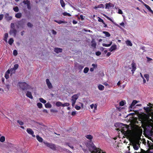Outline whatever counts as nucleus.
I'll return each instance as SVG.
<instances>
[{
	"label": "nucleus",
	"instance_id": "obj_1",
	"mask_svg": "<svg viewBox=\"0 0 153 153\" xmlns=\"http://www.w3.org/2000/svg\"><path fill=\"white\" fill-rule=\"evenodd\" d=\"M19 85L22 90L24 91L29 88V86L26 83L23 82H20L18 83Z\"/></svg>",
	"mask_w": 153,
	"mask_h": 153
},
{
	"label": "nucleus",
	"instance_id": "obj_2",
	"mask_svg": "<svg viewBox=\"0 0 153 153\" xmlns=\"http://www.w3.org/2000/svg\"><path fill=\"white\" fill-rule=\"evenodd\" d=\"M45 145L47 147H49L52 149L55 150H56V147L54 144L48 143H45Z\"/></svg>",
	"mask_w": 153,
	"mask_h": 153
},
{
	"label": "nucleus",
	"instance_id": "obj_3",
	"mask_svg": "<svg viewBox=\"0 0 153 153\" xmlns=\"http://www.w3.org/2000/svg\"><path fill=\"white\" fill-rule=\"evenodd\" d=\"M89 151L91 153H96V146L94 144L91 145L89 148Z\"/></svg>",
	"mask_w": 153,
	"mask_h": 153
},
{
	"label": "nucleus",
	"instance_id": "obj_4",
	"mask_svg": "<svg viewBox=\"0 0 153 153\" xmlns=\"http://www.w3.org/2000/svg\"><path fill=\"white\" fill-rule=\"evenodd\" d=\"M114 6V5L110 2L108 3H106L105 4V7L106 9H109L110 8H113Z\"/></svg>",
	"mask_w": 153,
	"mask_h": 153
},
{
	"label": "nucleus",
	"instance_id": "obj_5",
	"mask_svg": "<svg viewBox=\"0 0 153 153\" xmlns=\"http://www.w3.org/2000/svg\"><path fill=\"white\" fill-rule=\"evenodd\" d=\"M23 3L25 4H27V8L29 10H30L31 8L30 6V1L28 0L26 1L24 0L23 1Z\"/></svg>",
	"mask_w": 153,
	"mask_h": 153
},
{
	"label": "nucleus",
	"instance_id": "obj_6",
	"mask_svg": "<svg viewBox=\"0 0 153 153\" xmlns=\"http://www.w3.org/2000/svg\"><path fill=\"white\" fill-rule=\"evenodd\" d=\"M17 33V31L15 28L10 29L9 33L10 35H13L14 36H16Z\"/></svg>",
	"mask_w": 153,
	"mask_h": 153
},
{
	"label": "nucleus",
	"instance_id": "obj_7",
	"mask_svg": "<svg viewBox=\"0 0 153 153\" xmlns=\"http://www.w3.org/2000/svg\"><path fill=\"white\" fill-rule=\"evenodd\" d=\"M46 81L48 88L49 89L52 88H53V86L50 82L49 79H47L46 80Z\"/></svg>",
	"mask_w": 153,
	"mask_h": 153
},
{
	"label": "nucleus",
	"instance_id": "obj_8",
	"mask_svg": "<svg viewBox=\"0 0 153 153\" xmlns=\"http://www.w3.org/2000/svg\"><path fill=\"white\" fill-rule=\"evenodd\" d=\"M27 132L32 135L33 137H35V135L34 134V132L30 128H27Z\"/></svg>",
	"mask_w": 153,
	"mask_h": 153
},
{
	"label": "nucleus",
	"instance_id": "obj_9",
	"mask_svg": "<svg viewBox=\"0 0 153 153\" xmlns=\"http://www.w3.org/2000/svg\"><path fill=\"white\" fill-rule=\"evenodd\" d=\"M25 23V20H22L19 21L18 22V24L19 27H23Z\"/></svg>",
	"mask_w": 153,
	"mask_h": 153
},
{
	"label": "nucleus",
	"instance_id": "obj_10",
	"mask_svg": "<svg viewBox=\"0 0 153 153\" xmlns=\"http://www.w3.org/2000/svg\"><path fill=\"white\" fill-rule=\"evenodd\" d=\"M142 4L145 7L149 10V11L153 14V11L151 9L150 7L148 5L145 4L144 2Z\"/></svg>",
	"mask_w": 153,
	"mask_h": 153
},
{
	"label": "nucleus",
	"instance_id": "obj_11",
	"mask_svg": "<svg viewBox=\"0 0 153 153\" xmlns=\"http://www.w3.org/2000/svg\"><path fill=\"white\" fill-rule=\"evenodd\" d=\"M78 96L77 94H74L72 97L71 101L76 102V100L78 99Z\"/></svg>",
	"mask_w": 153,
	"mask_h": 153
},
{
	"label": "nucleus",
	"instance_id": "obj_12",
	"mask_svg": "<svg viewBox=\"0 0 153 153\" xmlns=\"http://www.w3.org/2000/svg\"><path fill=\"white\" fill-rule=\"evenodd\" d=\"M131 66L132 68L131 71L132 72V74H133L136 69L135 63L133 62L131 64Z\"/></svg>",
	"mask_w": 153,
	"mask_h": 153
},
{
	"label": "nucleus",
	"instance_id": "obj_13",
	"mask_svg": "<svg viewBox=\"0 0 153 153\" xmlns=\"http://www.w3.org/2000/svg\"><path fill=\"white\" fill-rule=\"evenodd\" d=\"M98 21L99 22H102L103 24V27H107V25L105 23L102 19L99 17H98Z\"/></svg>",
	"mask_w": 153,
	"mask_h": 153
},
{
	"label": "nucleus",
	"instance_id": "obj_14",
	"mask_svg": "<svg viewBox=\"0 0 153 153\" xmlns=\"http://www.w3.org/2000/svg\"><path fill=\"white\" fill-rule=\"evenodd\" d=\"M133 146L134 149L135 150H137L139 149V144L138 143H133Z\"/></svg>",
	"mask_w": 153,
	"mask_h": 153
},
{
	"label": "nucleus",
	"instance_id": "obj_15",
	"mask_svg": "<svg viewBox=\"0 0 153 153\" xmlns=\"http://www.w3.org/2000/svg\"><path fill=\"white\" fill-rule=\"evenodd\" d=\"M26 96L31 99H33V97L31 93L30 92L27 91L26 94Z\"/></svg>",
	"mask_w": 153,
	"mask_h": 153
},
{
	"label": "nucleus",
	"instance_id": "obj_16",
	"mask_svg": "<svg viewBox=\"0 0 153 153\" xmlns=\"http://www.w3.org/2000/svg\"><path fill=\"white\" fill-rule=\"evenodd\" d=\"M54 51L57 53H61L62 52V50L60 48H55L54 50Z\"/></svg>",
	"mask_w": 153,
	"mask_h": 153
},
{
	"label": "nucleus",
	"instance_id": "obj_17",
	"mask_svg": "<svg viewBox=\"0 0 153 153\" xmlns=\"http://www.w3.org/2000/svg\"><path fill=\"white\" fill-rule=\"evenodd\" d=\"M137 102L138 101H137L136 100H134L131 103V104L129 108H133V107L134 106V105L136 104Z\"/></svg>",
	"mask_w": 153,
	"mask_h": 153
},
{
	"label": "nucleus",
	"instance_id": "obj_18",
	"mask_svg": "<svg viewBox=\"0 0 153 153\" xmlns=\"http://www.w3.org/2000/svg\"><path fill=\"white\" fill-rule=\"evenodd\" d=\"M117 48L116 45H113L109 49V51L111 52H112L113 51L115 50Z\"/></svg>",
	"mask_w": 153,
	"mask_h": 153
},
{
	"label": "nucleus",
	"instance_id": "obj_19",
	"mask_svg": "<svg viewBox=\"0 0 153 153\" xmlns=\"http://www.w3.org/2000/svg\"><path fill=\"white\" fill-rule=\"evenodd\" d=\"M96 153H106V152L103 151L100 149L96 147Z\"/></svg>",
	"mask_w": 153,
	"mask_h": 153
},
{
	"label": "nucleus",
	"instance_id": "obj_20",
	"mask_svg": "<svg viewBox=\"0 0 153 153\" xmlns=\"http://www.w3.org/2000/svg\"><path fill=\"white\" fill-rule=\"evenodd\" d=\"M98 89L100 91H103L104 89V87L103 85L100 84L98 86Z\"/></svg>",
	"mask_w": 153,
	"mask_h": 153
},
{
	"label": "nucleus",
	"instance_id": "obj_21",
	"mask_svg": "<svg viewBox=\"0 0 153 153\" xmlns=\"http://www.w3.org/2000/svg\"><path fill=\"white\" fill-rule=\"evenodd\" d=\"M8 36V34L7 33H5L4 35V40L6 42H7V38Z\"/></svg>",
	"mask_w": 153,
	"mask_h": 153
},
{
	"label": "nucleus",
	"instance_id": "obj_22",
	"mask_svg": "<svg viewBox=\"0 0 153 153\" xmlns=\"http://www.w3.org/2000/svg\"><path fill=\"white\" fill-rule=\"evenodd\" d=\"M45 106L46 108H51L52 107L51 105L48 102L45 104Z\"/></svg>",
	"mask_w": 153,
	"mask_h": 153
},
{
	"label": "nucleus",
	"instance_id": "obj_23",
	"mask_svg": "<svg viewBox=\"0 0 153 153\" xmlns=\"http://www.w3.org/2000/svg\"><path fill=\"white\" fill-rule=\"evenodd\" d=\"M37 139L40 142H42L43 141L42 138L40 137L39 135H37L36 136Z\"/></svg>",
	"mask_w": 153,
	"mask_h": 153
},
{
	"label": "nucleus",
	"instance_id": "obj_24",
	"mask_svg": "<svg viewBox=\"0 0 153 153\" xmlns=\"http://www.w3.org/2000/svg\"><path fill=\"white\" fill-rule=\"evenodd\" d=\"M140 120L144 121L145 120V117L143 115H141L139 117Z\"/></svg>",
	"mask_w": 153,
	"mask_h": 153
},
{
	"label": "nucleus",
	"instance_id": "obj_25",
	"mask_svg": "<svg viewBox=\"0 0 153 153\" xmlns=\"http://www.w3.org/2000/svg\"><path fill=\"white\" fill-rule=\"evenodd\" d=\"M22 13H18L15 15V16L17 18H20L22 17Z\"/></svg>",
	"mask_w": 153,
	"mask_h": 153
},
{
	"label": "nucleus",
	"instance_id": "obj_26",
	"mask_svg": "<svg viewBox=\"0 0 153 153\" xmlns=\"http://www.w3.org/2000/svg\"><path fill=\"white\" fill-rule=\"evenodd\" d=\"M126 45H127L130 46H131L132 45V43H131V41L128 40L126 41Z\"/></svg>",
	"mask_w": 153,
	"mask_h": 153
},
{
	"label": "nucleus",
	"instance_id": "obj_27",
	"mask_svg": "<svg viewBox=\"0 0 153 153\" xmlns=\"http://www.w3.org/2000/svg\"><path fill=\"white\" fill-rule=\"evenodd\" d=\"M60 2L62 7H64L65 6V4L63 0H60Z\"/></svg>",
	"mask_w": 153,
	"mask_h": 153
},
{
	"label": "nucleus",
	"instance_id": "obj_28",
	"mask_svg": "<svg viewBox=\"0 0 153 153\" xmlns=\"http://www.w3.org/2000/svg\"><path fill=\"white\" fill-rule=\"evenodd\" d=\"M14 42V40L13 38H11L8 41V43L10 45H11Z\"/></svg>",
	"mask_w": 153,
	"mask_h": 153
},
{
	"label": "nucleus",
	"instance_id": "obj_29",
	"mask_svg": "<svg viewBox=\"0 0 153 153\" xmlns=\"http://www.w3.org/2000/svg\"><path fill=\"white\" fill-rule=\"evenodd\" d=\"M103 33L105 34L106 36L107 37H110L111 36L110 33L108 32L103 31Z\"/></svg>",
	"mask_w": 153,
	"mask_h": 153
},
{
	"label": "nucleus",
	"instance_id": "obj_30",
	"mask_svg": "<svg viewBox=\"0 0 153 153\" xmlns=\"http://www.w3.org/2000/svg\"><path fill=\"white\" fill-rule=\"evenodd\" d=\"M6 20L7 21H10L12 19V17L9 16L8 14H7L6 16Z\"/></svg>",
	"mask_w": 153,
	"mask_h": 153
},
{
	"label": "nucleus",
	"instance_id": "obj_31",
	"mask_svg": "<svg viewBox=\"0 0 153 153\" xmlns=\"http://www.w3.org/2000/svg\"><path fill=\"white\" fill-rule=\"evenodd\" d=\"M62 15L64 16H71V15L69 13L67 12H64L62 13Z\"/></svg>",
	"mask_w": 153,
	"mask_h": 153
},
{
	"label": "nucleus",
	"instance_id": "obj_32",
	"mask_svg": "<svg viewBox=\"0 0 153 153\" xmlns=\"http://www.w3.org/2000/svg\"><path fill=\"white\" fill-rule=\"evenodd\" d=\"M112 44V42H111L109 44H106L105 43H103L102 45L103 46L106 47H108L110 46Z\"/></svg>",
	"mask_w": 153,
	"mask_h": 153
},
{
	"label": "nucleus",
	"instance_id": "obj_33",
	"mask_svg": "<svg viewBox=\"0 0 153 153\" xmlns=\"http://www.w3.org/2000/svg\"><path fill=\"white\" fill-rule=\"evenodd\" d=\"M85 137L87 139L90 140L93 138V136L91 134L87 135Z\"/></svg>",
	"mask_w": 153,
	"mask_h": 153
},
{
	"label": "nucleus",
	"instance_id": "obj_34",
	"mask_svg": "<svg viewBox=\"0 0 153 153\" xmlns=\"http://www.w3.org/2000/svg\"><path fill=\"white\" fill-rule=\"evenodd\" d=\"M39 100L41 102L44 104L46 102V100H45L44 99L42 98H39Z\"/></svg>",
	"mask_w": 153,
	"mask_h": 153
},
{
	"label": "nucleus",
	"instance_id": "obj_35",
	"mask_svg": "<svg viewBox=\"0 0 153 153\" xmlns=\"http://www.w3.org/2000/svg\"><path fill=\"white\" fill-rule=\"evenodd\" d=\"M105 7L104 5L102 4H101L97 6H96V9L97 8H104Z\"/></svg>",
	"mask_w": 153,
	"mask_h": 153
},
{
	"label": "nucleus",
	"instance_id": "obj_36",
	"mask_svg": "<svg viewBox=\"0 0 153 153\" xmlns=\"http://www.w3.org/2000/svg\"><path fill=\"white\" fill-rule=\"evenodd\" d=\"M56 105L58 107L62 106V103L60 102H57L56 103Z\"/></svg>",
	"mask_w": 153,
	"mask_h": 153
},
{
	"label": "nucleus",
	"instance_id": "obj_37",
	"mask_svg": "<svg viewBox=\"0 0 153 153\" xmlns=\"http://www.w3.org/2000/svg\"><path fill=\"white\" fill-rule=\"evenodd\" d=\"M5 140V137L4 136H1L0 138V141L1 142H4Z\"/></svg>",
	"mask_w": 153,
	"mask_h": 153
},
{
	"label": "nucleus",
	"instance_id": "obj_38",
	"mask_svg": "<svg viewBox=\"0 0 153 153\" xmlns=\"http://www.w3.org/2000/svg\"><path fill=\"white\" fill-rule=\"evenodd\" d=\"M89 68L88 67H85L84 68L83 71L84 73L86 74L89 71Z\"/></svg>",
	"mask_w": 153,
	"mask_h": 153
},
{
	"label": "nucleus",
	"instance_id": "obj_39",
	"mask_svg": "<svg viewBox=\"0 0 153 153\" xmlns=\"http://www.w3.org/2000/svg\"><path fill=\"white\" fill-rule=\"evenodd\" d=\"M54 21L55 22L58 23L59 24H60L62 23H63L65 22H64L61 21V20L57 21V20H55Z\"/></svg>",
	"mask_w": 153,
	"mask_h": 153
},
{
	"label": "nucleus",
	"instance_id": "obj_40",
	"mask_svg": "<svg viewBox=\"0 0 153 153\" xmlns=\"http://www.w3.org/2000/svg\"><path fill=\"white\" fill-rule=\"evenodd\" d=\"M125 101H122L121 102H120L119 103L120 105L121 106H123L124 104L125 103Z\"/></svg>",
	"mask_w": 153,
	"mask_h": 153
},
{
	"label": "nucleus",
	"instance_id": "obj_41",
	"mask_svg": "<svg viewBox=\"0 0 153 153\" xmlns=\"http://www.w3.org/2000/svg\"><path fill=\"white\" fill-rule=\"evenodd\" d=\"M37 105L38 107L39 108H41L42 106V104L40 102L38 103L37 104Z\"/></svg>",
	"mask_w": 153,
	"mask_h": 153
},
{
	"label": "nucleus",
	"instance_id": "obj_42",
	"mask_svg": "<svg viewBox=\"0 0 153 153\" xmlns=\"http://www.w3.org/2000/svg\"><path fill=\"white\" fill-rule=\"evenodd\" d=\"M144 77L146 78L147 81H148L149 80V74H146L144 75Z\"/></svg>",
	"mask_w": 153,
	"mask_h": 153
},
{
	"label": "nucleus",
	"instance_id": "obj_43",
	"mask_svg": "<svg viewBox=\"0 0 153 153\" xmlns=\"http://www.w3.org/2000/svg\"><path fill=\"white\" fill-rule=\"evenodd\" d=\"M14 11L16 12H18L19 11V9L18 7L16 6L13 8Z\"/></svg>",
	"mask_w": 153,
	"mask_h": 153
},
{
	"label": "nucleus",
	"instance_id": "obj_44",
	"mask_svg": "<svg viewBox=\"0 0 153 153\" xmlns=\"http://www.w3.org/2000/svg\"><path fill=\"white\" fill-rule=\"evenodd\" d=\"M144 109L147 112H149L150 111V108L149 107H144Z\"/></svg>",
	"mask_w": 153,
	"mask_h": 153
},
{
	"label": "nucleus",
	"instance_id": "obj_45",
	"mask_svg": "<svg viewBox=\"0 0 153 153\" xmlns=\"http://www.w3.org/2000/svg\"><path fill=\"white\" fill-rule=\"evenodd\" d=\"M70 105V104L69 103H65L64 104H62V106L65 107V106H68Z\"/></svg>",
	"mask_w": 153,
	"mask_h": 153
},
{
	"label": "nucleus",
	"instance_id": "obj_46",
	"mask_svg": "<svg viewBox=\"0 0 153 153\" xmlns=\"http://www.w3.org/2000/svg\"><path fill=\"white\" fill-rule=\"evenodd\" d=\"M19 65L18 64H16L14 65L13 69L14 70H16L18 68Z\"/></svg>",
	"mask_w": 153,
	"mask_h": 153
},
{
	"label": "nucleus",
	"instance_id": "obj_47",
	"mask_svg": "<svg viewBox=\"0 0 153 153\" xmlns=\"http://www.w3.org/2000/svg\"><path fill=\"white\" fill-rule=\"evenodd\" d=\"M17 123H18L20 125H24V123L23 122L19 120H18L17 121Z\"/></svg>",
	"mask_w": 153,
	"mask_h": 153
},
{
	"label": "nucleus",
	"instance_id": "obj_48",
	"mask_svg": "<svg viewBox=\"0 0 153 153\" xmlns=\"http://www.w3.org/2000/svg\"><path fill=\"white\" fill-rule=\"evenodd\" d=\"M18 54V53L17 51L15 50L13 51V54L14 56H16Z\"/></svg>",
	"mask_w": 153,
	"mask_h": 153
},
{
	"label": "nucleus",
	"instance_id": "obj_49",
	"mask_svg": "<svg viewBox=\"0 0 153 153\" xmlns=\"http://www.w3.org/2000/svg\"><path fill=\"white\" fill-rule=\"evenodd\" d=\"M11 29L15 28V25L13 23H11L10 25Z\"/></svg>",
	"mask_w": 153,
	"mask_h": 153
},
{
	"label": "nucleus",
	"instance_id": "obj_50",
	"mask_svg": "<svg viewBox=\"0 0 153 153\" xmlns=\"http://www.w3.org/2000/svg\"><path fill=\"white\" fill-rule=\"evenodd\" d=\"M75 108L77 110H79L81 109V107L80 106H78L77 105H76Z\"/></svg>",
	"mask_w": 153,
	"mask_h": 153
},
{
	"label": "nucleus",
	"instance_id": "obj_51",
	"mask_svg": "<svg viewBox=\"0 0 153 153\" xmlns=\"http://www.w3.org/2000/svg\"><path fill=\"white\" fill-rule=\"evenodd\" d=\"M27 25L29 27H32L33 26V25L30 22H28L27 23Z\"/></svg>",
	"mask_w": 153,
	"mask_h": 153
},
{
	"label": "nucleus",
	"instance_id": "obj_52",
	"mask_svg": "<svg viewBox=\"0 0 153 153\" xmlns=\"http://www.w3.org/2000/svg\"><path fill=\"white\" fill-rule=\"evenodd\" d=\"M146 58H147V62H149L150 61H151L152 60V58L147 56L146 57Z\"/></svg>",
	"mask_w": 153,
	"mask_h": 153
},
{
	"label": "nucleus",
	"instance_id": "obj_53",
	"mask_svg": "<svg viewBox=\"0 0 153 153\" xmlns=\"http://www.w3.org/2000/svg\"><path fill=\"white\" fill-rule=\"evenodd\" d=\"M51 111L52 112H57L58 111L56 109H51Z\"/></svg>",
	"mask_w": 153,
	"mask_h": 153
},
{
	"label": "nucleus",
	"instance_id": "obj_54",
	"mask_svg": "<svg viewBox=\"0 0 153 153\" xmlns=\"http://www.w3.org/2000/svg\"><path fill=\"white\" fill-rule=\"evenodd\" d=\"M91 108L92 109L94 107V109H96V104L94 105V104H92L90 105Z\"/></svg>",
	"mask_w": 153,
	"mask_h": 153
},
{
	"label": "nucleus",
	"instance_id": "obj_55",
	"mask_svg": "<svg viewBox=\"0 0 153 153\" xmlns=\"http://www.w3.org/2000/svg\"><path fill=\"white\" fill-rule=\"evenodd\" d=\"M4 76L6 79H7L9 78V75L8 74H5Z\"/></svg>",
	"mask_w": 153,
	"mask_h": 153
},
{
	"label": "nucleus",
	"instance_id": "obj_56",
	"mask_svg": "<svg viewBox=\"0 0 153 153\" xmlns=\"http://www.w3.org/2000/svg\"><path fill=\"white\" fill-rule=\"evenodd\" d=\"M118 13L120 14H123V12L121 10L119 9L118 10Z\"/></svg>",
	"mask_w": 153,
	"mask_h": 153
},
{
	"label": "nucleus",
	"instance_id": "obj_57",
	"mask_svg": "<svg viewBox=\"0 0 153 153\" xmlns=\"http://www.w3.org/2000/svg\"><path fill=\"white\" fill-rule=\"evenodd\" d=\"M102 84L103 85H105V86H108V87H109V85L108 84L107 82H105L103 83H102Z\"/></svg>",
	"mask_w": 153,
	"mask_h": 153
},
{
	"label": "nucleus",
	"instance_id": "obj_58",
	"mask_svg": "<svg viewBox=\"0 0 153 153\" xmlns=\"http://www.w3.org/2000/svg\"><path fill=\"white\" fill-rule=\"evenodd\" d=\"M101 54V52L100 51L96 52V55L99 56Z\"/></svg>",
	"mask_w": 153,
	"mask_h": 153
},
{
	"label": "nucleus",
	"instance_id": "obj_59",
	"mask_svg": "<svg viewBox=\"0 0 153 153\" xmlns=\"http://www.w3.org/2000/svg\"><path fill=\"white\" fill-rule=\"evenodd\" d=\"M52 33L54 35H56L57 33L56 32L53 30H52Z\"/></svg>",
	"mask_w": 153,
	"mask_h": 153
},
{
	"label": "nucleus",
	"instance_id": "obj_60",
	"mask_svg": "<svg viewBox=\"0 0 153 153\" xmlns=\"http://www.w3.org/2000/svg\"><path fill=\"white\" fill-rule=\"evenodd\" d=\"M106 17L107 18V19H108L111 22H114L112 20V19L111 18H109V17H108V16H107V17Z\"/></svg>",
	"mask_w": 153,
	"mask_h": 153
},
{
	"label": "nucleus",
	"instance_id": "obj_61",
	"mask_svg": "<svg viewBox=\"0 0 153 153\" xmlns=\"http://www.w3.org/2000/svg\"><path fill=\"white\" fill-rule=\"evenodd\" d=\"M4 17V15L3 14H1L0 15V21L2 20Z\"/></svg>",
	"mask_w": 153,
	"mask_h": 153
},
{
	"label": "nucleus",
	"instance_id": "obj_62",
	"mask_svg": "<svg viewBox=\"0 0 153 153\" xmlns=\"http://www.w3.org/2000/svg\"><path fill=\"white\" fill-rule=\"evenodd\" d=\"M79 69H82L83 68V66L81 65H80L79 66Z\"/></svg>",
	"mask_w": 153,
	"mask_h": 153
},
{
	"label": "nucleus",
	"instance_id": "obj_63",
	"mask_svg": "<svg viewBox=\"0 0 153 153\" xmlns=\"http://www.w3.org/2000/svg\"><path fill=\"white\" fill-rule=\"evenodd\" d=\"M91 46L93 47H94V48H96V43H93L91 45Z\"/></svg>",
	"mask_w": 153,
	"mask_h": 153
},
{
	"label": "nucleus",
	"instance_id": "obj_64",
	"mask_svg": "<svg viewBox=\"0 0 153 153\" xmlns=\"http://www.w3.org/2000/svg\"><path fill=\"white\" fill-rule=\"evenodd\" d=\"M76 111H73L71 113V115L72 116H74L76 114Z\"/></svg>",
	"mask_w": 153,
	"mask_h": 153
}]
</instances>
